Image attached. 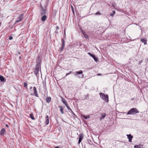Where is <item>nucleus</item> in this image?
<instances>
[{"label":"nucleus","mask_w":148,"mask_h":148,"mask_svg":"<svg viewBox=\"0 0 148 148\" xmlns=\"http://www.w3.org/2000/svg\"><path fill=\"white\" fill-rule=\"evenodd\" d=\"M139 111L136 108H131L127 114V115H133L135 114L136 113H139Z\"/></svg>","instance_id":"nucleus-1"},{"label":"nucleus","mask_w":148,"mask_h":148,"mask_svg":"<svg viewBox=\"0 0 148 148\" xmlns=\"http://www.w3.org/2000/svg\"><path fill=\"white\" fill-rule=\"evenodd\" d=\"M100 97L105 101L108 102V97L107 95H105L103 93H100L99 94Z\"/></svg>","instance_id":"nucleus-2"},{"label":"nucleus","mask_w":148,"mask_h":148,"mask_svg":"<svg viewBox=\"0 0 148 148\" xmlns=\"http://www.w3.org/2000/svg\"><path fill=\"white\" fill-rule=\"evenodd\" d=\"M40 67V63H37L36 65V67L34 71L36 76L37 77L39 75V69Z\"/></svg>","instance_id":"nucleus-3"},{"label":"nucleus","mask_w":148,"mask_h":148,"mask_svg":"<svg viewBox=\"0 0 148 148\" xmlns=\"http://www.w3.org/2000/svg\"><path fill=\"white\" fill-rule=\"evenodd\" d=\"M24 16V14L23 13L19 14L18 17L17 18L15 22V23H16L22 20Z\"/></svg>","instance_id":"nucleus-4"},{"label":"nucleus","mask_w":148,"mask_h":148,"mask_svg":"<svg viewBox=\"0 0 148 148\" xmlns=\"http://www.w3.org/2000/svg\"><path fill=\"white\" fill-rule=\"evenodd\" d=\"M88 54L91 57H92L94 59L95 61L96 62H98V60L97 59V58L94 55L91 54L90 52L88 53Z\"/></svg>","instance_id":"nucleus-5"},{"label":"nucleus","mask_w":148,"mask_h":148,"mask_svg":"<svg viewBox=\"0 0 148 148\" xmlns=\"http://www.w3.org/2000/svg\"><path fill=\"white\" fill-rule=\"evenodd\" d=\"M62 43L61 45V47L60 49V50H61V51H63L65 47V42L63 39H62Z\"/></svg>","instance_id":"nucleus-6"},{"label":"nucleus","mask_w":148,"mask_h":148,"mask_svg":"<svg viewBox=\"0 0 148 148\" xmlns=\"http://www.w3.org/2000/svg\"><path fill=\"white\" fill-rule=\"evenodd\" d=\"M83 135L82 134H80L79 135V139L78 140V143L79 144L80 142H81L82 139H83Z\"/></svg>","instance_id":"nucleus-7"},{"label":"nucleus","mask_w":148,"mask_h":148,"mask_svg":"<svg viewBox=\"0 0 148 148\" xmlns=\"http://www.w3.org/2000/svg\"><path fill=\"white\" fill-rule=\"evenodd\" d=\"M33 90L34 91V93L35 96L37 97H38L39 96L37 93L36 88L35 87H33Z\"/></svg>","instance_id":"nucleus-8"},{"label":"nucleus","mask_w":148,"mask_h":148,"mask_svg":"<svg viewBox=\"0 0 148 148\" xmlns=\"http://www.w3.org/2000/svg\"><path fill=\"white\" fill-rule=\"evenodd\" d=\"M134 148H144L143 145L139 144L137 145H135L134 146Z\"/></svg>","instance_id":"nucleus-9"},{"label":"nucleus","mask_w":148,"mask_h":148,"mask_svg":"<svg viewBox=\"0 0 148 148\" xmlns=\"http://www.w3.org/2000/svg\"><path fill=\"white\" fill-rule=\"evenodd\" d=\"M127 138L129 139V141L130 142H132V140L133 137L130 134H127Z\"/></svg>","instance_id":"nucleus-10"},{"label":"nucleus","mask_w":148,"mask_h":148,"mask_svg":"<svg viewBox=\"0 0 148 148\" xmlns=\"http://www.w3.org/2000/svg\"><path fill=\"white\" fill-rule=\"evenodd\" d=\"M45 119V123L46 125H48L49 123V117L48 115L46 116Z\"/></svg>","instance_id":"nucleus-11"},{"label":"nucleus","mask_w":148,"mask_h":148,"mask_svg":"<svg viewBox=\"0 0 148 148\" xmlns=\"http://www.w3.org/2000/svg\"><path fill=\"white\" fill-rule=\"evenodd\" d=\"M59 108H60V111L61 112V113L62 114H63L64 113V112H63L64 107H63L62 106H59Z\"/></svg>","instance_id":"nucleus-12"},{"label":"nucleus","mask_w":148,"mask_h":148,"mask_svg":"<svg viewBox=\"0 0 148 148\" xmlns=\"http://www.w3.org/2000/svg\"><path fill=\"white\" fill-rule=\"evenodd\" d=\"M147 40L146 38H144L140 40V41L143 42L144 43L145 45L147 44Z\"/></svg>","instance_id":"nucleus-13"},{"label":"nucleus","mask_w":148,"mask_h":148,"mask_svg":"<svg viewBox=\"0 0 148 148\" xmlns=\"http://www.w3.org/2000/svg\"><path fill=\"white\" fill-rule=\"evenodd\" d=\"M5 129L2 128L0 131V134L1 135H3L4 134L5 132Z\"/></svg>","instance_id":"nucleus-14"},{"label":"nucleus","mask_w":148,"mask_h":148,"mask_svg":"<svg viewBox=\"0 0 148 148\" xmlns=\"http://www.w3.org/2000/svg\"><path fill=\"white\" fill-rule=\"evenodd\" d=\"M47 18V16L45 15H44L42 18L41 20L42 21H45Z\"/></svg>","instance_id":"nucleus-15"},{"label":"nucleus","mask_w":148,"mask_h":148,"mask_svg":"<svg viewBox=\"0 0 148 148\" xmlns=\"http://www.w3.org/2000/svg\"><path fill=\"white\" fill-rule=\"evenodd\" d=\"M62 102L64 104L65 106L68 105L67 103V101L65 100L63 98H62Z\"/></svg>","instance_id":"nucleus-16"},{"label":"nucleus","mask_w":148,"mask_h":148,"mask_svg":"<svg viewBox=\"0 0 148 148\" xmlns=\"http://www.w3.org/2000/svg\"><path fill=\"white\" fill-rule=\"evenodd\" d=\"M102 116L100 118V120H101L102 119H104L105 117L106 114L105 113H104L101 114Z\"/></svg>","instance_id":"nucleus-17"},{"label":"nucleus","mask_w":148,"mask_h":148,"mask_svg":"<svg viewBox=\"0 0 148 148\" xmlns=\"http://www.w3.org/2000/svg\"><path fill=\"white\" fill-rule=\"evenodd\" d=\"M46 13V11L45 10L42 8V10L41 12V14L42 15H45Z\"/></svg>","instance_id":"nucleus-18"},{"label":"nucleus","mask_w":148,"mask_h":148,"mask_svg":"<svg viewBox=\"0 0 148 148\" xmlns=\"http://www.w3.org/2000/svg\"><path fill=\"white\" fill-rule=\"evenodd\" d=\"M51 97H48L46 99V102L49 103L51 101Z\"/></svg>","instance_id":"nucleus-19"},{"label":"nucleus","mask_w":148,"mask_h":148,"mask_svg":"<svg viewBox=\"0 0 148 148\" xmlns=\"http://www.w3.org/2000/svg\"><path fill=\"white\" fill-rule=\"evenodd\" d=\"M0 80L3 82H5V81L4 78L2 76H0Z\"/></svg>","instance_id":"nucleus-20"},{"label":"nucleus","mask_w":148,"mask_h":148,"mask_svg":"<svg viewBox=\"0 0 148 148\" xmlns=\"http://www.w3.org/2000/svg\"><path fill=\"white\" fill-rule=\"evenodd\" d=\"M82 73H83V72L81 70L80 71H77V72H75V73L76 74H75V75H76L82 74Z\"/></svg>","instance_id":"nucleus-21"},{"label":"nucleus","mask_w":148,"mask_h":148,"mask_svg":"<svg viewBox=\"0 0 148 148\" xmlns=\"http://www.w3.org/2000/svg\"><path fill=\"white\" fill-rule=\"evenodd\" d=\"M30 117L33 120H34L35 119L34 117V115L33 114H30Z\"/></svg>","instance_id":"nucleus-22"},{"label":"nucleus","mask_w":148,"mask_h":148,"mask_svg":"<svg viewBox=\"0 0 148 148\" xmlns=\"http://www.w3.org/2000/svg\"><path fill=\"white\" fill-rule=\"evenodd\" d=\"M67 108V109L68 110H69L70 111H71V112H73L72 110L70 108V107L68 105H66V106Z\"/></svg>","instance_id":"nucleus-23"},{"label":"nucleus","mask_w":148,"mask_h":148,"mask_svg":"<svg viewBox=\"0 0 148 148\" xmlns=\"http://www.w3.org/2000/svg\"><path fill=\"white\" fill-rule=\"evenodd\" d=\"M24 87H25L26 89H27V83H26V82H24Z\"/></svg>","instance_id":"nucleus-24"},{"label":"nucleus","mask_w":148,"mask_h":148,"mask_svg":"<svg viewBox=\"0 0 148 148\" xmlns=\"http://www.w3.org/2000/svg\"><path fill=\"white\" fill-rule=\"evenodd\" d=\"M83 116L84 119H89L90 118V117L89 116H86L83 115Z\"/></svg>","instance_id":"nucleus-25"},{"label":"nucleus","mask_w":148,"mask_h":148,"mask_svg":"<svg viewBox=\"0 0 148 148\" xmlns=\"http://www.w3.org/2000/svg\"><path fill=\"white\" fill-rule=\"evenodd\" d=\"M83 34L85 38H88V36L87 35H86L84 33H83Z\"/></svg>","instance_id":"nucleus-26"},{"label":"nucleus","mask_w":148,"mask_h":148,"mask_svg":"<svg viewBox=\"0 0 148 148\" xmlns=\"http://www.w3.org/2000/svg\"><path fill=\"white\" fill-rule=\"evenodd\" d=\"M101 14L100 13L99 11L97 12V13L95 14V15H100Z\"/></svg>","instance_id":"nucleus-27"},{"label":"nucleus","mask_w":148,"mask_h":148,"mask_svg":"<svg viewBox=\"0 0 148 148\" xmlns=\"http://www.w3.org/2000/svg\"><path fill=\"white\" fill-rule=\"evenodd\" d=\"M71 7L72 9V11L73 12V14H74V12L73 9V8L72 5H71Z\"/></svg>","instance_id":"nucleus-28"},{"label":"nucleus","mask_w":148,"mask_h":148,"mask_svg":"<svg viewBox=\"0 0 148 148\" xmlns=\"http://www.w3.org/2000/svg\"><path fill=\"white\" fill-rule=\"evenodd\" d=\"M9 39L10 40H11L12 39H13V37L12 36H10L9 38Z\"/></svg>","instance_id":"nucleus-29"},{"label":"nucleus","mask_w":148,"mask_h":148,"mask_svg":"<svg viewBox=\"0 0 148 148\" xmlns=\"http://www.w3.org/2000/svg\"><path fill=\"white\" fill-rule=\"evenodd\" d=\"M114 15V14H111L110 15L111 16H113Z\"/></svg>","instance_id":"nucleus-30"},{"label":"nucleus","mask_w":148,"mask_h":148,"mask_svg":"<svg viewBox=\"0 0 148 148\" xmlns=\"http://www.w3.org/2000/svg\"><path fill=\"white\" fill-rule=\"evenodd\" d=\"M83 77H84V75H81V77H80L81 78H83Z\"/></svg>","instance_id":"nucleus-31"},{"label":"nucleus","mask_w":148,"mask_h":148,"mask_svg":"<svg viewBox=\"0 0 148 148\" xmlns=\"http://www.w3.org/2000/svg\"><path fill=\"white\" fill-rule=\"evenodd\" d=\"M69 74V73H66V76H67V75H68Z\"/></svg>","instance_id":"nucleus-32"},{"label":"nucleus","mask_w":148,"mask_h":148,"mask_svg":"<svg viewBox=\"0 0 148 148\" xmlns=\"http://www.w3.org/2000/svg\"><path fill=\"white\" fill-rule=\"evenodd\" d=\"M5 126L7 127H8V124H6Z\"/></svg>","instance_id":"nucleus-33"},{"label":"nucleus","mask_w":148,"mask_h":148,"mask_svg":"<svg viewBox=\"0 0 148 148\" xmlns=\"http://www.w3.org/2000/svg\"><path fill=\"white\" fill-rule=\"evenodd\" d=\"M56 29H59V27L58 26H57L56 27Z\"/></svg>","instance_id":"nucleus-34"},{"label":"nucleus","mask_w":148,"mask_h":148,"mask_svg":"<svg viewBox=\"0 0 148 148\" xmlns=\"http://www.w3.org/2000/svg\"><path fill=\"white\" fill-rule=\"evenodd\" d=\"M69 73L70 74L72 73V72L71 71H70Z\"/></svg>","instance_id":"nucleus-35"},{"label":"nucleus","mask_w":148,"mask_h":148,"mask_svg":"<svg viewBox=\"0 0 148 148\" xmlns=\"http://www.w3.org/2000/svg\"><path fill=\"white\" fill-rule=\"evenodd\" d=\"M115 11H113V14H115Z\"/></svg>","instance_id":"nucleus-36"},{"label":"nucleus","mask_w":148,"mask_h":148,"mask_svg":"<svg viewBox=\"0 0 148 148\" xmlns=\"http://www.w3.org/2000/svg\"><path fill=\"white\" fill-rule=\"evenodd\" d=\"M101 75V74L100 73H99V74H97L98 75Z\"/></svg>","instance_id":"nucleus-37"},{"label":"nucleus","mask_w":148,"mask_h":148,"mask_svg":"<svg viewBox=\"0 0 148 148\" xmlns=\"http://www.w3.org/2000/svg\"><path fill=\"white\" fill-rule=\"evenodd\" d=\"M134 99V98H132L131 100H133Z\"/></svg>","instance_id":"nucleus-38"},{"label":"nucleus","mask_w":148,"mask_h":148,"mask_svg":"<svg viewBox=\"0 0 148 148\" xmlns=\"http://www.w3.org/2000/svg\"><path fill=\"white\" fill-rule=\"evenodd\" d=\"M54 148H59V147H56Z\"/></svg>","instance_id":"nucleus-39"},{"label":"nucleus","mask_w":148,"mask_h":148,"mask_svg":"<svg viewBox=\"0 0 148 148\" xmlns=\"http://www.w3.org/2000/svg\"><path fill=\"white\" fill-rule=\"evenodd\" d=\"M32 87H31H31H30V88H29V89H32Z\"/></svg>","instance_id":"nucleus-40"},{"label":"nucleus","mask_w":148,"mask_h":148,"mask_svg":"<svg viewBox=\"0 0 148 148\" xmlns=\"http://www.w3.org/2000/svg\"><path fill=\"white\" fill-rule=\"evenodd\" d=\"M21 57L20 56L19 57V58H21Z\"/></svg>","instance_id":"nucleus-41"}]
</instances>
